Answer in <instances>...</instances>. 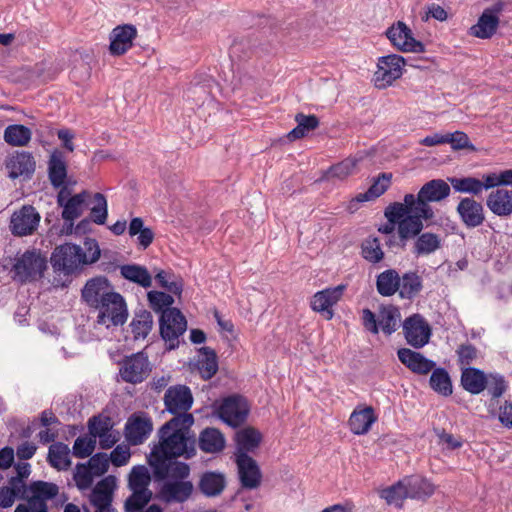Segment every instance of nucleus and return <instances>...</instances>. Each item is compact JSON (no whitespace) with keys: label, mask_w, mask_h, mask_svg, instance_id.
Segmentation results:
<instances>
[{"label":"nucleus","mask_w":512,"mask_h":512,"mask_svg":"<svg viewBox=\"0 0 512 512\" xmlns=\"http://www.w3.org/2000/svg\"><path fill=\"white\" fill-rule=\"evenodd\" d=\"M235 462L242 487L246 489H256L259 487L262 473L257 462L243 451L235 453Z\"/></svg>","instance_id":"dca6fc26"},{"label":"nucleus","mask_w":512,"mask_h":512,"mask_svg":"<svg viewBox=\"0 0 512 512\" xmlns=\"http://www.w3.org/2000/svg\"><path fill=\"white\" fill-rule=\"evenodd\" d=\"M397 355L400 362L416 374L426 375L436 366L434 361L408 348L399 349Z\"/></svg>","instance_id":"b1692460"},{"label":"nucleus","mask_w":512,"mask_h":512,"mask_svg":"<svg viewBox=\"0 0 512 512\" xmlns=\"http://www.w3.org/2000/svg\"><path fill=\"white\" fill-rule=\"evenodd\" d=\"M6 168L11 179L30 176L35 170V161L29 152H15L6 160Z\"/></svg>","instance_id":"393cba45"},{"label":"nucleus","mask_w":512,"mask_h":512,"mask_svg":"<svg viewBox=\"0 0 512 512\" xmlns=\"http://www.w3.org/2000/svg\"><path fill=\"white\" fill-rule=\"evenodd\" d=\"M403 332L407 343L414 348L425 346L431 336L429 324L419 314H414L404 321Z\"/></svg>","instance_id":"4468645a"},{"label":"nucleus","mask_w":512,"mask_h":512,"mask_svg":"<svg viewBox=\"0 0 512 512\" xmlns=\"http://www.w3.org/2000/svg\"><path fill=\"white\" fill-rule=\"evenodd\" d=\"M457 361L461 369L470 367V365L477 359L478 350L470 343L459 345L456 350Z\"/></svg>","instance_id":"e2e57ef3"},{"label":"nucleus","mask_w":512,"mask_h":512,"mask_svg":"<svg viewBox=\"0 0 512 512\" xmlns=\"http://www.w3.org/2000/svg\"><path fill=\"white\" fill-rule=\"evenodd\" d=\"M58 486L45 481H34L27 486L26 498L31 509H40V506H47V501L57 496Z\"/></svg>","instance_id":"aec40b11"},{"label":"nucleus","mask_w":512,"mask_h":512,"mask_svg":"<svg viewBox=\"0 0 512 512\" xmlns=\"http://www.w3.org/2000/svg\"><path fill=\"white\" fill-rule=\"evenodd\" d=\"M400 320V311L393 305L382 307L377 316L370 309L362 312L363 325L373 334H377L379 328L387 335L392 334L398 329Z\"/></svg>","instance_id":"20e7f679"},{"label":"nucleus","mask_w":512,"mask_h":512,"mask_svg":"<svg viewBox=\"0 0 512 512\" xmlns=\"http://www.w3.org/2000/svg\"><path fill=\"white\" fill-rule=\"evenodd\" d=\"M113 428V423L111 421V418L108 416L98 415L93 416L89 419L88 422V429H89V436L93 437L95 440L100 435L107 433Z\"/></svg>","instance_id":"13d9d810"},{"label":"nucleus","mask_w":512,"mask_h":512,"mask_svg":"<svg viewBox=\"0 0 512 512\" xmlns=\"http://www.w3.org/2000/svg\"><path fill=\"white\" fill-rule=\"evenodd\" d=\"M153 424L149 417L134 415L131 416L125 425V437L129 444L140 445L151 434Z\"/></svg>","instance_id":"412c9836"},{"label":"nucleus","mask_w":512,"mask_h":512,"mask_svg":"<svg viewBox=\"0 0 512 512\" xmlns=\"http://www.w3.org/2000/svg\"><path fill=\"white\" fill-rule=\"evenodd\" d=\"M112 284L105 276H97L89 279L81 290L82 300L90 307L97 308L103 301L114 296Z\"/></svg>","instance_id":"9d476101"},{"label":"nucleus","mask_w":512,"mask_h":512,"mask_svg":"<svg viewBox=\"0 0 512 512\" xmlns=\"http://www.w3.org/2000/svg\"><path fill=\"white\" fill-rule=\"evenodd\" d=\"M137 37V29L131 24H124L115 27L110 33L109 52L113 56L125 54L133 46Z\"/></svg>","instance_id":"6ab92c4d"},{"label":"nucleus","mask_w":512,"mask_h":512,"mask_svg":"<svg viewBox=\"0 0 512 512\" xmlns=\"http://www.w3.org/2000/svg\"><path fill=\"white\" fill-rule=\"evenodd\" d=\"M47 262L36 251H26L16 258L13 265L15 279L21 282L33 281L43 276Z\"/></svg>","instance_id":"39448f33"},{"label":"nucleus","mask_w":512,"mask_h":512,"mask_svg":"<svg viewBox=\"0 0 512 512\" xmlns=\"http://www.w3.org/2000/svg\"><path fill=\"white\" fill-rule=\"evenodd\" d=\"M450 186L442 179H434L425 183L419 190L417 196L406 194L404 203L410 209V214L399 227V242L401 248L406 246L409 239L416 237L424 225L423 220L432 219L433 209L429 202H439L447 198L450 194Z\"/></svg>","instance_id":"f257e3e1"},{"label":"nucleus","mask_w":512,"mask_h":512,"mask_svg":"<svg viewBox=\"0 0 512 512\" xmlns=\"http://www.w3.org/2000/svg\"><path fill=\"white\" fill-rule=\"evenodd\" d=\"M404 66L405 59L400 55L391 54L380 57L373 77L375 86L379 89L390 86L402 76Z\"/></svg>","instance_id":"6e6552de"},{"label":"nucleus","mask_w":512,"mask_h":512,"mask_svg":"<svg viewBox=\"0 0 512 512\" xmlns=\"http://www.w3.org/2000/svg\"><path fill=\"white\" fill-rule=\"evenodd\" d=\"M297 126L288 133L289 140H296L304 137L309 131L319 126V120L315 115L298 113L295 116Z\"/></svg>","instance_id":"09e8293b"},{"label":"nucleus","mask_w":512,"mask_h":512,"mask_svg":"<svg viewBox=\"0 0 512 512\" xmlns=\"http://www.w3.org/2000/svg\"><path fill=\"white\" fill-rule=\"evenodd\" d=\"M361 160V158H357V157H350V158H347L343 161H341L340 163L332 166L329 171H328V175L329 177H332V178H337V179H345L346 177H348L349 175H351L358 162Z\"/></svg>","instance_id":"4d7b16f0"},{"label":"nucleus","mask_w":512,"mask_h":512,"mask_svg":"<svg viewBox=\"0 0 512 512\" xmlns=\"http://www.w3.org/2000/svg\"><path fill=\"white\" fill-rule=\"evenodd\" d=\"M194 491L191 481H165L160 494L167 502L183 503L190 498Z\"/></svg>","instance_id":"bb28decb"},{"label":"nucleus","mask_w":512,"mask_h":512,"mask_svg":"<svg viewBox=\"0 0 512 512\" xmlns=\"http://www.w3.org/2000/svg\"><path fill=\"white\" fill-rule=\"evenodd\" d=\"M161 337L169 344V349H174L179 344V337L187 328L185 317L178 309L163 310L160 320Z\"/></svg>","instance_id":"0eeeda50"},{"label":"nucleus","mask_w":512,"mask_h":512,"mask_svg":"<svg viewBox=\"0 0 512 512\" xmlns=\"http://www.w3.org/2000/svg\"><path fill=\"white\" fill-rule=\"evenodd\" d=\"M386 36L394 47L402 52L422 53L425 46L417 41L411 29L402 21H398L386 31Z\"/></svg>","instance_id":"ddd939ff"},{"label":"nucleus","mask_w":512,"mask_h":512,"mask_svg":"<svg viewBox=\"0 0 512 512\" xmlns=\"http://www.w3.org/2000/svg\"><path fill=\"white\" fill-rule=\"evenodd\" d=\"M96 447V440L90 436L78 437L73 445L72 453L77 458H86L92 455Z\"/></svg>","instance_id":"bf43d9fd"},{"label":"nucleus","mask_w":512,"mask_h":512,"mask_svg":"<svg viewBox=\"0 0 512 512\" xmlns=\"http://www.w3.org/2000/svg\"><path fill=\"white\" fill-rule=\"evenodd\" d=\"M100 254L98 243L93 239L86 240L84 248L65 243L55 248L51 256V264L54 270L69 275L84 265L98 261Z\"/></svg>","instance_id":"7ed1b4c3"},{"label":"nucleus","mask_w":512,"mask_h":512,"mask_svg":"<svg viewBox=\"0 0 512 512\" xmlns=\"http://www.w3.org/2000/svg\"><path fill=\"white\" fill-rule=\"evenodd\" d=\"M96 205L91 208V218L94 223L103 225L108 216L107 201L103 194L96 193L94 195Z\"/></svg>","instance_id":"0e129e2a"},{"label":"nucleus","mask_w":512,"mask_h":512,"mask_svg":"<svg viewBox=\"0 0 512 512\" xmlns=\"http://www.w3.org/2000/svg\"><path fill=\"white\" fill-rule=\"evenodd\" d=\"M461 385L469 393L480 394L487 385V376L477 368L467 367L462 369Z\"/></svg>","instance_id":"2f4dec72"},{"label":"nucleus","mask_w":512,"mask_h":512,"mask_svg":"<svg viewBox=\"0 0 512 512\" xmlns=\"http://www.w3.org/2000/svg\"><path fill=\"white\" fill-rule=\"evenodd\" d=\"M422 289V279L416 272H406L400 276L399 296L402 299L414 298Z\"/></svg>","instance_id":"a18cd8bd"},{"label":"nucleus","mask_w":512,"mask_h":512,"mask_svg":"<svg viewBox=\"0 0 512 512\" xmlns=\"http://www.w3.org/2000/svg\"><path fill=\"white\" fill-rule=\"evenodd\" d=\"M200 359L198 360L197 367L201 377L204 380L212 378L218 371L217 356L213 349L203 347L200 350Z\"/></svg>","instance_id":"c03bdc74"},{"label":"nucleus","mask_w":512,"mask_h":512,"mask_svg":"<svg viewBox=\"0 0 512 512\" xmlns=\"http://www.w3.org/2000/svg\"><path fill=\"white\" fill-rule=\"evenodd\" d=\"M120 274L126 280L136 283L143 288L152 285V277L146 267L137 264H127L120 267Z\"/></svg>","instance_id":"58836bf2"},{"label":"nucleus","mask_w":512,"mask_h":512,"mask_svg":"<svg viewBox=\"0 0 512 512\" xmlns=\"http://www.w3.org/2000/svg\"><path fill=\"white\" fill-rule=\"evenodd\" d=\"M400 289V275L395 269H387L376 277V290L383 297L395 295Z\"/></svg>","instance_id":"f704fd0d"},{"label":"nucleus","mask_w":512,"mask_h":512,"mask_svg":"<svg viewBox=\"0 0 512 512\" xmlns=\"http://www.w3.org/2000/svg\"><path fill=\"white\" fill-rule=\"evenodd\" d=\"M392 179L391 173H381L367 190V192L359 194L358 201H368L377 198L385 193L389 188Z\"/></svg>","instance_id":"5fc2aeb1"},{"label":"nucleus","mask_w":512,"mask_h":512,"mask_svg":"<svg viewBox=\"0 0 512 512\" xmlns=\"http://www.w3.org/2000/svg\"><path fill=\"white\" fill-rule=\"evenodd\" d=\"M90 501L97 510H112V489L107 479L101 480L92 490Z\"/></svg>","instance_id":"a19ab883"},{"label":"nucleus","mask_w":512,"mask_h":512,"mask_svg":"<svg viewBox=\"0 0 512 512\" xmlns=\"http://www.w3.org/2000/svg\"><path fill=\"white\" fill-rule=\"evenodd\" d=\"M501 9V5H498L495 9H485L477 23L470 28V35L481 39L491 38L498 28V13Z\"/></svg>","instance_id":"5701e85b"},{"label":"nucleus","mask_w":512,"mask_h":512,"mask_svg":"<svg viewBox=\"0 0 512 512\" xmlns=\"http://www.w3.org/2000/svg\"><path fill=\"white\" fill-rule=\"evenodd\" d=\"M379 496L384 499L388 505L401 508L404 500L408 498L404 479L399 480L397 483L389 487L381 489L379 491Z\"/></svg>","instance_id":"de8ad7c7"},{"label":"nucleus","mask_w":512,"mask_h":512,"mask_svg":"<svg viewBox=\"0 0 512 512\" xmlns=\"http://www.w3.org/2000/svg\"><path fill=\"white\" fill-rule=\"evenodd\" d=\"M147 296L153 310L162 313L165 309H172L171 305L174 303V299L171 295L160 291H150Z\"/></svg>","instance_id":"680f3d73"},{"label":"nucleus","mask_w":512,"mask_h":512,"mask_svg":"<svg viewBox=\"0 0 512 512\" xmlns=\"http://www.w3.org/2000/svg\"><path fill=\"white\" fill-rule=\"evenodd\" d=\"M40 215L33 206H23L15 211L10 220V230L15 236H26L32 234L38 227Z\"/></svg>","instance_id":"f3484780"},{"label":"nucleus","mask_w":512,"mask_h":512,"mask_svg":"<svg viewBox=\"0 0 512 512\" xmlns=\"http://www.w3.org/2000/svg\"><path fill=\"white\" fill-rule=\"evenodd\" d=\"M249 407L241 396H231L223 400L218 408L219 417L232 427L240 426L247 418Z\"/></svg>","instance_id":"2eb2a0df"},{"label":"nucleus","mask_w":512,"mask_h":512,"mask_svg":"<svg viewBox=\"0 0 512 512\" xmlns=\"http://www.w3.org/2000/svg\"><path fill=\"white\" fill-rule=\"evenodd\" d=\"M449 183L456 192L467 193L471 195L481 194V183L480 179L467 176V177H450L448 178Z\"/></svg>","instance_id":"864d4df0"},{"label":"nucleus","mask_w":512,"mask_h":512,"mask_svg":"<svg viewBox=\"0 0 512 512\" xmlns=\"http://www.w3.org/2000/svg\"><path fill=\"white\" fill-rule=\"evenodd\" d=\"M226 484V477L223 473L206 471L200 476L198 488L204 496L212 498L219 496L224 491Z\"/></svg>","instance_id":"c85d7f7f"},{"label":"nucleus","mask_w":512,"mask_h":512,"mask_svg":"<svg viewBox=\"0 0 512 512\" xmlns=\"http://www.w3.org/2000/svg\"><path fill=\"white\" fill-rule=\"evenodd\" d=\"M116 298L109 297L103 301L95 310L98 311L97 323L109 328L111 326L123 325L128 318L126 302L121 294L114 293Z\"/></svg>","instance_id":"423d86ee"},{"label":"nucleus","mask_w":512,"mask_h":512,"mask_svg":"<svg viewBox=\"0 0 512 512\" xmlns=\"http://www.w3.org/2000/svg\"><path fill=\"white\" fill-rule=\"evenodd\" d=\"M48 463L57 470H68L71 466L70 449L62 442L53 443L49 447Z\"/></svg>","instance_id":"4c0bfd02"},{"label":"nucleus","mask_w":512,"mask_h":512,"mask_svg":"<svg viewBox=\"0 0 512 512\" xmlns=\"http://www.w3.org/2000/svg\"><path fill=\"white\" fill-rule=\"evenodd\" d=\"M150 482V473L145 466L139 465L132 468L128 478V486L131 491L149 490Z\"/></svg>","instance_id":"3c124183"},{"label":"nucleus","mask_w":512,"mask_h":512,"mask_svg":"<svg viewBox=\"0 0 512 512\" xmlns=\"http://www.w3.org/2000/svg\"><path fill=\"white\" fill-rule=\"evenodd\" d=\"M361 255L372 264L381 262L385 254L381 248L380 240L376 237L366 238L361 244Z\"/></svg>","instance_id":"603ef678"},{"label":"nucleus","mask_w":512,"mask_h":512,"mask_svg":"<svg viewBox=\"0 0 512 512\" xmlns=\"http://www.w3.org/2000/svg\"><path fill=\"white\" fill-rule=\"evenodd\" d=\"M384 214L388 223L381 226L379 231L384 234H391L395 230L396 224H398L397 232L399 233L400 224L412 213L404 202H395L385 209Z\"/></svg>","instance_id":"7c9ffc66"},{"label":"nucleus","mask_w":512,"mask_h":512,"mask_svg":"<svg viewBox=\"0 0 512 512\" xmlns=\"http://www.w3.org/2000/svg\"><path fill=\"white\" fill-rule=\"evenodd\" d=\"M88 197L89 193L87 191H83L72 196L71 199L61 206L63 208L62 218L65 221L70 222V224H73L74 220L79 218L83 213L84 204Z\"/></svg>","instance_id":"ea45409f"},{"label":"nucleus","mask_w":512,"mask_h":512,"mask_svg":"<svg viewBox=\"0 0 512 512\" xmlns=\"http://www.w3.org/2000/svg\"><path fill=\"white\" fill-rule=\"evenodd\" d=\"M377 417L371 406L357 407L350 415L348 425L355 435H364L369 432Z\"/></svg>","instance_id":"cd10ccee"},{"label":"nucleus","mask_w":512,"mask_h":512,"mask_svg":"<svg viewBox=\"0 0 512 512\" xmlns=\"http://www.w3.org/2000/svg\"><path fill=\"white\" fill-rule=\"evenodd\" d=\"M157 282L163 288L167 289L173 294H180L182 291V282L172 274H169L163 270L159 271L155 276Z\"/></svg>","instance_id":"338daca9"},{"label":"nucleus","mask_w":512,"mask_h":512,"mask_svg":"<svg viewBox=\"0 0 512 512\" xmlns=\"http://www.w3.org/2000/svg\"><path fill=\"white\" fill-rule=\"evenodd\" d=\"M487 208L496 216L508 217L512 214V191L497 188L486 198Z\"/></svg>","instance_id":"a878e982"},{"label":"nucleus","mask_w":512,"mask_h":512,"mask_svg":"<svg viewBox=\"0 0 512 512\" xmlns=\"http://www.w3.org/2000/svg\"><path fill=\"white\" fill-rule=\"evenodd\" d=\"M48 177L54 188H59L65 183L67 177V164L64 153L55 149L48 161Z\"/></svg>","instance_id":"c756f323"},{"label":"nucleus","mask_w":512,"mask_h":512,"mask_svg":"<svg viewBox=\"0 0 512 512\" xmlns=\"http://www.w3.org/2000/svg\"><path fill=\"white\" fill-rule=\"evenodd\" d=\"M237 452L243 451L246 454L256 449L261 442V434L254 428H245L237 432Z\"/></svg>","instance_id":"8fccbe9b"},{"label":"nucleus","mask_w":512,"mask_h":512,"mask_svg":"<svg viewBox=\"0 0 512 512\" xmlns=\"http://www.w3.org/2000/svg\"><path fill=\"white\" fill-rule=\"evenodd\" d=\"M192 414L174 416L158 431L159 443L150 453L149 459L178 458L190 459L196 454V439L191 427Z\"/></svg>","instance_id":"f03ea898"},{"label":"nucleus","mask_w":512,"mask_h":512,"mask_svg":"<svg viewBox=\"0 0 512 512\" xmlns=\"http://www.w3.org/2000/svg\"><path fill=\"white\" fill-rule=\"evenodd\" d=\"M447 143L451 145L453 150L467 149L470 151H476V147L470 142L468 135L462 131H455L453 133H447Z\"/></svg>","instance_id":"69168bd1"},{"label":"nucleus","mask_w":512,"mask_h":512,"mask_svg":"<svg viewBox=\"0 0 512 512\" xmlns=\"http://www.w3.org/2000/svg\"><path fill=\"white\" fill-rule=\"evenodd\" d=\"M32 138V131L21 124L8 125L3 134L4 141L12 147H25Z\"/></svg>","instance_id":"e433bc0d"},{"label":"nucleus","mask_w":512,"mask_h":512,"mask_svg":"<svg viewBox=\"0 0 512 512\" xmlns=\"http://www.w3.org/2000/svg\"><path fill=\"white\" fill-rule=\"evenodd\" d=\"M345 289L346 285L340 284L335 287L318 291L311 299V308L314 311L321 313L326 319H332L334 315L332 307L340 301Z\"/></svg>","instance_id":"a211bd4d"},{"label":"nucleus","mask_w":512,"mask_h":512,"mask_svg":"<svg viewBox=\"0 0 512 512\" xmlns=\"http://www.w3.org/2000/svg\"><path fill=\"white\" fill-rule=\"evenodd\" d=\"M27 485L18 478H10L7 486L0 488V507H11L16 499L26 498Z\"/></svg>","instance_id":"473e14b6"},{"label":"nucleus","mask_w":512,"mask_h":512,"mask_svg":"<svg viewBox=\"0 0 512 512\" xmlns=\"http://www.w3.org/2000/svg\"><path fill=\"white\" fill-rule=\"evenodd\" d=\"M416 236L418 237L413 247V254L416 256L432 254L441 247V239L437 234L426 232Z\"/></svg>","instance_id":"79ce46f5"},{"label":"nucleus","mask_w":512,"mask_h":512,"mask_svg":"<svg viewBox=\"0 0 512 512\" xmlns=\"http://www.w3.org/2000/svg\"><path fill=\"white\" fill-rule=\"evenodd\" d=\"M199 447L206 453H218L225 447V438L216 428H206L199 435Z\"/></svg>","instance_id":"c9c22d12"},{"label":"nucleus","mask_w":512,"mask_h":512,"mask_svg":"<svg viewBox=\"0 0 512 512\" xmlns=\"http://www.w3.org/2000/svg\"><path fill=\"white\" fill-rule=\"evenodd\" d=\"M153 326L152 314L147 310L137 312L130 323L131 332L135 340L145 339Z\"/></svg>","instance_id":"37998d69"},{"label":"nucleus","mask_w":512,"mask_h":512,"mask_svg":"<svg viewBox=\"0 0 512 512\" xmlns=\"http://www.w3.org/2000/svg\"><path fill=\"white\" fill-rule=\"evenodd\" d=\"M404 482L407 496L411 499H426L435 491L434 485L420 476L405 477Z\"/></svg>","instance_id":"72a5a7b5"},{"label":"nucleus","mask_w":512,"mask_h":512,"mask_svg":"<svg viewBox=\"0 0 512 512\" xmlns=\"http://www.w3.org/2000/svg\"><path fill=\"white\" fill-rule=\"evenodd\" d=\"M166 410L175 415L189 414L188 411L193 405V395L186 385L170 386L163 397Z\"/></svg>","instance_id":"f8f14e48"},{"label":"nucleus","mask_w":512,"mask_h":512,"mask_svg":"<svg viewBox=\"0 0 512 512\" xmlns=\"http://www.w3.org/2000/svg\"><path fill=\"white\" fill-rule=\"evenodd\" d=\"M507 388L506 381L503 376L499 374H490L487 376L486 388L488 393L493 398H499L505 392Z\"/></svg>","instance_id":"774afa93"},{"label":"nucleus","mask_w":512,"mask_h":512,"mask_svg":"<svg viewBox=\"0 0 512 512\" xmlns=\"http://www.w3.org/2000/svg\"><path fill=\"white\" fill-rule=\"evenodd\" d=\"M152 492L150 490L146 491H132L130 497L125 501V511L126 512H139L142 510L151 500Z\"/></svg>","instance_id":"6e6d98bb"},{"label":"nucleus","mask_w":512,"mask_h":512,"mask_svg":"<svg viewBox=\"0 0 512 512\" xmlns=\"http://www.w3.org/2000/svg\"><path fill=\"white\" fill-rule=\"evenodd\" d=\"M457 212L468 228H475L483 224L485 213L483 205L474 198L465 197L457 205Z\"/></svg>","instance_id":"4be33fe9"},{"label":"nucleus","mask_w":512,"mask_h":512,"mask_svg":"<svg viewBox=\"0 0 512 512\" xmlns=\"http://www.w3.org/2000/svg\"><path fill=\"white\" fill-rule=\"evenodd\" d=\"M151 370L152 367L147 354L137 352L123 359L119 374L124 382L138 384L149 376Z\"/></svg>","instance_id":"1a4fd4ad"},{"label":"nucleus","mask_w":512,"mask_h":512,"mask_svg":"<svg viewBox=\"0 0 512 512\" xmlns=\"http://www.w3.org/2000/svg\"><path fill=\"white\" fill-rule=\"evenodd\" d=\"M429 379L430 387L442 396H450L453 392L451 378L444 368H433Z\"/></svg>","instance_id":"49530a36"},{"label":"nucleus","mask_w":512,"mask_h":512,"mask_svg":"<svg viewBox=\"0 0 512 512\" xmlns=\"http://www.w3.org/2000/svg\"><path fill=\"white\" fill-rule=\"evenodd\" d=\"M95 476L96 475L93 473L92 469L89 467L87 463L77 464L74 473V480L79 489L85 490L90 488Z\"/></svg>","instance_id":"052dcab7"},{"label":"nucleus","mask_w":512,"mask_h":512,"mask_svg":"<svg viewBox=\"0 0 512 512\" xmlns=\"http://www.w3.org/2000/svg\"><path fill=\"white\" fill-rule=\"evenodd\" d=\"M171 458L148 459L157 479L166 481H188L190 466L180 461H170Z\"/></svg>","instance_id":"9b49d317"}]
</instances>
